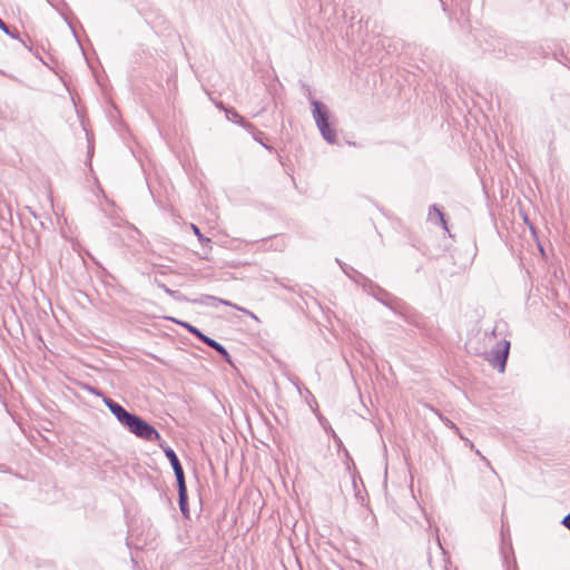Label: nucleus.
<instances>
[{
  "label": "nucleus",
  "mask_w": 570,
  "mask_h": 570,
  "mask_svg": "<svg viewBox=\"0 0 570 570\" xmlns=\"http://www.w3.org/2000/svg\"><path fill=\"white\" fill-rule=\"evenodd\" d=\"M311 105L313 106V118L322 134V137L327 142H335L336 134L328 121L330 112L327 107L316 99H312Z\"/></svg>",
  "instance_id": "1"
},
{
  "label": "nucleus",
  "mask_w": 570,
  "mask_h": 570,
  "mask_svg": "<svg viewBox=\"0 0 570 570\" xmlns=\"http://www.w3.org/2000/svg\"><path fill=\"white\" fill-rule=\"evenodd\" d=\"M125 428L141 440L149 442L161 440L160 433L150 423L136 413H134Z\"/></svg>",
  "instance_id": "2"
},
{
  "label": "nucleus",
  "mask_w": 570,
  "mask_h": 570,
  "mask_svg": "<svg viewBox=\"0 0 570 570\" xmlns=\"http://www.w3.org/2000/svg\"><path fill=\"white\" fill-rule=\"evenodd\" d=\"M510 351V341L502 340L495 344L489 355V362L493 367H497L500 372H504L507 360Z\"/></svg>",
  "instance_id": "3"
},
{
  "label": "nucleus",
  "mask_w": 570,
  "mask_h": 570,
  "mask_svg": "<svg viewBox=\"0 0 570 570\" xmlns=\"http://www.w3.org/2000/svg\"><path fill=\"white\" fill-rule=\"evenodd\" d=\"M190 303L197 304V305H209V306H217L218 304H223V305L235 307L238 311H242L245 314L249 315L252 318H254L256 321L258 320L253 312H250L246 308L239 307L236 304H233L232 302H229L227 299L218 298L216 296L208 295V294L202 295L198 298H191Z\"/></svg>",
  "instance_id": "4"
},
{
  "label": "nucleus",
  "mask_w": 570,
  "mask_h": 570,
  "mask_svg": "<svg viewBox=\"0 0 570 570\" xmlns=\"http://www.w3.org/2000/svg\"><path fill=\"white\" fill-rule=\"evenodd\" d=\"M225 115L229 121L239 124L245 129H247L252 134V137L256 142H263V132L256 130L254 126L250 122L246 121L244 117H242L234 108L225 109Z\"/></svg>",
  "instance_id": "5"
},
{
  "label": "nucleus",
  "mask_w": 570,
  "mask_h": 570,
  "mask_svg": "<svg viewBox=\"0 0 570 570\" xmlns=\"http://www.w3.org/2000/svg\"><path fill=\"white\" fill-rule=\"evenodd\" d=\"M335 261L342 268L343 273L350 279H352L355 284L361 285L363 287V289H366L367 286H370L371 288L374 287V283L371 279H368L366 276H364L362 273L356 271L354 267L348 266L345 263H342L338 258H336Z\"/></svg>",
  "instance_id": "6"
},
{
  "label": "nucleus",
  "mask_w": 570,
  "mask_h": 570,
  "mask_svg": "<svg viewBox=\"0 0 570 570\" xmlns=\"http://www.w3.org/2000/svg\"><path fill=\"white\" fill-rule=\"evenodd\" d=\"M104 404L109 409L112 415L124 428L134 415L132 412L127 411L121 404L117 403L108 396H104Z\"/></svg>",
  "instance_id": "7"
},
{
  "label": "nucleus",
  "mask_w": 570,
  "mask_h": 570,
  "mask_svg": "<svg viewBox=\"0 0 570 570\" xmlns=\"http://www.w3.org/2000/svg\"><path fill=\"white\" fill-rule=\"evenodd\" d=\"M160 446L173 468L177 484L186 482L185 472L176 452L169 446H163L161 444Z\"/></svg>",
  "instance_id": "8"
},
{
  "label": "nucleus",
  "mask_w": 570,
  "mask_h": 570,
  "mask_svg": "<svg viewBox=\"0 0 570 570\" xmlns=\"http://www.w3.org/2000/svg\"><path fill=\"white\" fill-rule=\"evenodd\" d=\"M178 491V505L181 514L185 518H189V505H188V494H187V485L186 482L177 484Z\"/></svg>",
  "instance_id": "9"
},
{
  "label": "nucleus",
  "mask_w": 570,
  "mask_h": 570,
  "mask_svg": "<svg viewBox=\"0 0 570 570\" xmlns=\"http://www.w3.org/2000/svg\"><path fill=\"white\" fill-rule=\"evenodd\" d=\"M202 342L205 343L207 346L212 347L213 350H215L227 363H232V357L228 351L219 342L215 341L214 338L207 335L203 338Z\"/></svg>",
  "instance_id": "10"
},
{
  "label": "nucleus",
  "mask_w": 570,
  "mask_h": 570,
  "mask_svg": "<svg viewBox=\"0 0 570 570\" xmlns=\"http://www.w3.org/2000/svg\"><path fill=\"white\" fill-rule=\"evenodd\" d=\"M366 293L373 295L377 301H380L382 304H384L385 306L392 308V304L391 302L389 301V293L385 292L383 288H381L380 286H377L376 284H374V287L371 288L370 286H367L366 289H364Z\"/></svg>",
  "instance_id": "11"
},
{
  "label": "nucleus",
  "mask_w": 570,
  "mask_h": 570,
  "mask_svg": "<svg viewBox=\"0 0 570 570\" xmlns=\"http://www.w3.org/2000/svg\"><path fill=\"white\" fill-rule=\"evenodd\" d=\"M104 212L114 226L121 227L126 225L127 222H125L118 214L117 209L114 206V203H111L109 209H104Z\"/></svg>",
  "instance_id": "12"
},
{
  "label": "nucleus",
  "mask_w": 570,
  "mask_h": 570,
  "mask_svg": "<svg viewBox=\"0 0 570 570\" xmlns=\"http://www.w3.org/2000/svg\"><path fill=\"white\" fill-rule=\"evenodd\" d=\"M168 320H170L171 322H174V323L180 325L181 327L186 328L190 334H193L199 341H203V338L206 336L199 328H197L196 326H194L193 324H190L188 322L179 321V320H176L174 317H168Z\"/></svg>",
  "instance_id": "13"
},
{
  "label": "nucleus",
  "mask_w": 570,
  "mask_h": 570,
  "mask_svg": "<svg viewBox=\"0 0 570 570\" xmlns=\"http://www.w3.org/2000/svg\"><path fill=\"white\" fill-rule=\"evenodd\" d=\"M429 220L434 224H440L444 229H446V222L444 219V215L436 205H433L430 208Z\"/></svg>",
  "instance_id": "14"
},
{
  "label": "nucleus",
  "mask_w": 570,
  "mask_h": 570,
  "mask_svg": "<svg viewBox=\"0 0 570 570\" xmlns=\"http://www.w3.org/2000/svg\"><path fill=\"white\" fill-rule=\"evenodd\" d=\"M320 420V423L321 425L323 426V429L330 433V435L333 438L335 444L337 445L338 449L343 448V442L342 440L340 439V436L335 433V431L332 429V426L330 425L328 421L324 417H318Z\"/></svg>",
  "instance_id": "15"
},
{
  "label": "nucleus",
  "mask_w": 570,
  "mask_h": 570,
  "mask_svg": "<svg viewBox=\"0 0 570 570\" xmlns=\"http://www.w3.org/2000/svg\"><path fill=\"white\" fill-rule=\"evenodd\" d=\"M125 227H126L127 236L129 239L140 243V244L144 243L142 235L136 226H134L132 224L126 223Z\"/></svg>",
  "instance_id": "16"
},
{
  "label": "nucleus",
  "mask_w": 570,
  "mask_h": 570,
  "mask_svg": "<svg viewBox=\"0 0 570 570\" xmlns=\"http://www.w3.org/2000/svg\"><path fill=\"white\" fill-rule=\"evenodd\" d=\"M431 411H433L438 416L439 419L449 428L451 429L456 435L460 436V439H463V435L460 431V429L451 421L449 420L448 417L443 416L438 410L433 409V407H430Z\"/></svg>",
  "instance_id": "17"
},
{
  "label": "nucleus",
  "mask_w": 570,
  "mask_h": 570,
  "mask_svg": "<svg viewBox=\"0 0 570 570\" xmlns=\"http://www.w3.org/2000/svg\"><path fill=\"white\" fill-rule=\"evenodd\" d=\"M191 229H193L195 236L198 238L199 243L203 246H209L210 245V243H212L210 238L204 236L197 225L191 224Z\"/></svg>",
  "instance_id": "18"
},
{
  "label": "nucleus",
  "mask_w": 570,
  "mask_h": 570,
  "mask_svg": "<svg viewBox=\"0 0 570 570\" xmlns=\"http://www.w3.org/2000/svg\"><path fill=\"white\" fill-rule=\"evenodd\" d=\"M344 454H345L346 460H347V470H348V471H351V468H350L348 462H350V461H351V462H353V461H352V458H351V455H350V453H348V451H347L346 449H344ZM352 464L354 465V463H352ZM350 473H351V475H352L353 487H354L355 491H357L356 476H355V474H354V473H352V472H350ZM355 495L357 497V495H358V492H356V493H355Z\"/></svg>",
  "instance_id": "19"
},
{
  "label": "nucleus",
  "mask_w": 570,
  "mask_h": 570,
  "mask_svg": "<svg viewBox=\"0 0 570 570\" xmlns=\"http://www.w3.org/2000/svg\"><path fill=\"white\" fill-rule=\"evenodd\" d=\"M170 297L173 299H175L176 302H188V303H190V301H191V298H188L183 293H180L179 291H175V289H173V292L170 293Z\"/></svg>",
  "instance_id": "20"
},
{
  "label": "nucleus",
  "mask_w": 570,
  "mask_h": 570,
  "mask_svg": "<svg viewBox=\"0 0 570 570\" xmlns=\"http://www.w3.org/2000/svg\"><path fill=\"white\" fill-rule=\"evenodd\" d=\"M0 29L8 36H10L11 38H18V32H11V30L9 29V27L3 22V20L0 18Z\"/></svg>",
  "instance_id": "21"
},
{
  "label": "nucleus",
  "mask_w": 570,
  "mask_h": 570,
  "mask_svg": "<svg viewBox=\"0 0 570 570\" xmlns=\"http://www.w3.org/2000/svg\"><path fill=\"white\" fill-rule=\"evenodd\" d=\"M262 146H263L266 150H268L269 153L275 151V153L277 154V157H278V159H279V163H281L282 165H285V163L283 161V157H282V155L278 153V150H277V149H275V148H274V145L266 144V145H262Z\"/></svg>",
  "instance_id": "22"
},
{
  "label": "nucleus",
  "mask_w": 570,
  "mask_h": 570,
  "mask_svg": "<svg viewBox=\"0 0 570 570\" xmlns=\"http://www.w3.org/2000/svg\"><path fill=\"white\" fill-rule=\"evenodd\" d=\"M87 390H88L91 394H94V395H96V396H99V397H101V399L104 400V396H105V395H104V393H102L99 389L94 387V386H88V387H87Z\"/></svg>",
  "instance_id": "23"
},
{
  "label": "nucleus",
  "mask_w": 570,
  "mask_h": 570,
  "mask_svg": "<svg viewBox=\"0 0 570 570\" xmlns=\"http://www.w3.org/2000/svg\"><path fill=\"white\" fill-rule=\"evenodd\" d=\"M387 480H389V464H387V461H386L385 462V468H384V481H383V485H384L385 490L387 489Z\"/></svg>",
  "instance_id": "24"
},
{
  "label": "nucleus",
  "mask_w": 570,
  "mask_h": 570,
  "mask_svg": "<svg viewBox=\"0 0 570 570\" xmlns=\"http://www.w3.org/2000/svg\"><path fill=\"white\" fill-rule=\"evenodd\" d=\"M473 451L476 453V455H479L482 459V461L485 463V465L493 471V468H492L490 461L485 456H483L479 450L474 449Z\"/></svg>",
  "instance_id": "25"
},
{
  "label": "nucleus",
  "mask_w": 570,
  "mask_h": 570,
  "mask_svg": "<svg viewBox=\"0 0 570 570\" xmlns=\"http://www.w3.org/2000/svg\"><path fill=\"white\" fill-rule=\"evenodd\" d=\"M158 287H160L166 294H168L170 296V293L173 292V289L169 288L167 285H165L163 283H158Z\"/></svg>",
  "instance_id": "26"
},
{
  "label": "nucleus",
  "mask_w": 570,
  "mask_h": 570,
  "mask_svg": "<svg viewBox=\"0 0 570 570\" xmlns=\"http://www.w3.org/2000/svg\"><path fill=\"white\" fill-rule=\"evenodd\" d=\"M561 523H562L567 529H569V530H570V513H569V514H567V515L563 518V520L561 521Z\"/></svg>",
  "instance_id": "27"
},
{
  "label": "nucleus",
  "mask_w": 570,
  "mask_h": 570,
  "mask_svg": "<svg viewBox=\"0 0 570 570\" xmlns=\"http://www.w3.org/2000/svg\"><path fill=\"white\" fill-rule=\"evenodd\" d=\"M275 282L278 283L281 286H283L284 288L291 291V292H295V288L293 287H289L286 285V283H284L283 281L278 279V278H275Z\"/></svg>",
  "instance_id": "28"
},
{
  "label": "nucleus",
  "mask_w": 570,
  "mask_h": 570,
  "mask_svg": "<svg viewBox=\"0 0 570 570\" xmlns=\"http://www.w3.org/2000/svg\"><path fill=\"white\" fill-rule=\"evenodd\" d=\"M94 147H95L94 144L88 145V160L89 161L91 160V157L94 155Z\"/></svg>",
  "instance_id": "29"
},
{
  "label": "nucleus",
  "mask_w": 570,
  "mask_h": 570,
  "mask_svg": "<svg viewBox=\"0 0 570 570\" xmlns=\"http://www.w3.org/2000/svg\"><path fill=\"white\" fill-rule=\"evenodd\" d=\"M462 440L464 441L466 446H469L471 450H474V444H473V442L471 440H469V439H466L464 436H463Z\"/></svg>",
  "instance_id": "30"
},
{
  "label": "nucleus",
  "mask_w": 570,
  "mask_h": 570,
  "mask_svg": "<svg viewBox=\"0 0 570 570\" xmlns=\"http://www.w3.org/2000/svg\"><path fill=\"white\" fill-rule=\"evenodd\" d=\"M10 469L6 464H0V472L8 473Z\"/></svg>",
  "instance_id": "31"
},
{
  "label": "nucleus",
  "mask_w": 570,
  "mask_h": 570,
  "mask_svg": "<svg viewBox=\"0 0 570 570\" xmlns=\"http://www.w3.org/2000/svg\"><path fill=\"white\" fill-rule=\"evenodd\" d=\"M216 107L224 111H225V109H228V107H226L222 101L216 102Z\"/></svg>",
  "instance_id": "32"
},
{
  "label": "nucleus",
  "mask_w": 570,
  "mask_h": 570,
  "mask_svg": "<svg viewBox=\"0 0 570 570\" xmlns=\"http://www.w3.org/2000/svg\"><path fill=\"white\" fill-rule=\"evenodd\" d=\"M393 304H394V311L396 309V301L394 299L393 301Z\"/></svg>",
  "instance_id": "33"
},
{
  "label": "nucleus",
  "mask_w": 570,
  "mask_h": 570,
  "mask_svg": "<svg viewBox=\"0 0 570 570\" xmlns=\"http://www.w3.org/2000/svg\"><path fill=\"white\" fill-rule=\"evenodd\" d=\"M384 452L385 454L387 453V449H386V445L384 444Z\"/></svg>",
  "instance_id": "34"
},
{
  "label": "nucleus",
  "mask_w": 570,
  "mask_h": 570,
  "mask_svg": "<svg viewBox=\"0 0 570 570\" xmlns=\"http://www.w3.org/2000/svg\"><path fill=\"white\" fill-rule=\"evenodd\" d=\"M507 570H510V568L508 567Z\"/></svg>",
  "instance_id": "35"
}]
</instances>
